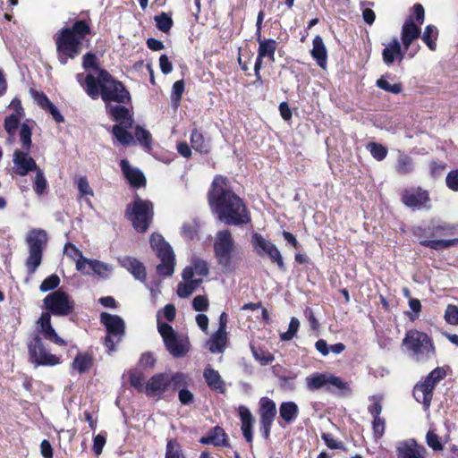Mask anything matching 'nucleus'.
I'll list each match as a JSON object with an SVG mask.
<instances>
[{
	"instance_id": "nucleus-1",
	"label": "nucleus",
	"mask_w": 458,
	"mask_h": 458,
	"mask_svg": "<svg viewBox=\"0 0 458 458\" xmlns=\"http://www.w3.org/2000/svg\"><path fill=\"white\" fill-rule=\"evenodd\" d=\"M208 202L213 215L225 225L243 226L251 222L245 201L232 190L228 178L224 175L214 177Z\"/></svg>"
},
{
	"instance_id": "nucleus-2",
	"label": "nucleus",
	"mask_w": 458,
	"mask_h": 458,
	"mask_svg": "<svg viewBox=\"0 0 458 458\" xmlns=\"http://www.w3.org/2000/svg\"><path fill=\"white\" fill-rule=\"evenodd\" d=\"M44 339L58 346H66L63 339L54 328L48 313H41L36 321V330L30 335L27 341L29 361L34 367H55L62 363V357L51 353L44 343Z\"/></svg>"
},
{
	"instance_id": "nucleus-3",
	"label": "nucleus",
	"mask_w": 458,
	"mask_h": 458,
	"mask_svg": "<svg viewBox=\"0 0 458 458\" xmlns=\"http://www.w3.org/2000/svg\"><path fill=\"white\" fill-rule=\"evenodd\" d=\"M93 35L91 20H75L71 26L61 28L54 35L57 60L66 65L69 60L77 58L82 51L84 43L89 42Z\"/></svg>"
},
{
	"instance_id": "nucleus-4",
	"label": "nucleus",
	"mask_w": 458,
	"mask_h": 458,
	"mask_svg": "<svg viewBox=\"0 0 458 458\" xmlns=\"http://www.w3.org/2000/svg\"><path fill=\"white\" fill-rule=\"evenodd\" d=\"M86 94L91 99H97L99 95L105 103L115 102L128 105L131 103V97L125 85L114 78L107 70H100L99 77L91 73L87 74Z\"/></svg>"
},
{
	"instance_id": "nucleus-5",
	"label": "nucleus",
	"mask_w": 458,
	"mask_h": 458,
	"mask_svg": "<svg viewBox=\"0 0 458 458\" xmlns=\"http://www.w3.org/2000/svg\"><path fill=\"white\" fill-rule=\"evenodd\" d=\"M457 230V225L446 222L431 220L426 225L414 226L412 234L420 239V244L434 250L448 249L458 244V238L433 239L435 237L452 235Z\"/></svg>"
},
{
	"instance_id": "nucleus-6",
	"label": "nucleus",
	"mask_w": 458,
	"mask_h": 458,
	"mask_svg": "<svg viewBox=\"0 0 458 458\" xmlns=\"http://www.w3.org/2000/svg\"><path fill=\"white\" fill-rule=\"evenodd\" d=\"M305 383L309 391L325 388L326 392L336 397H346L352 393L349 382L328 372H314L305 378Z\"/></svg>"
},
{
	"instance_id": "nucleus-7",
	"label": "nucleus",
	"mask_w": 458,
	"mask_h": 458,
	"mask_svg": "<svg viewBox=\"0 0 458 458\" xmlns=\"http://www.w3.org/2000/svg\"><path fill=\"white\" fill-rule=\"evenodd\" d=\"M123 105H106V113L116 123L112 127L113 137L118 143L127 147L134 143V137L129 131L132 128L134 119L130 110Z\"/></svg>"
},
{
	"instance_id": "nucleus-8",
	"label": "nucleus",
	"mask_w": 458,
	"mask_h": 458,
	"mask_svg": "<svg viewBox=\"0 0 458 458\" xmlns=\"http://www.w3.org/2000/svg\"><path fill=\"white\" fill-rule=\"evenodd\" d=\"M154 204L149 199H143L138 194L132 202L127 205L124 216L129 220L133 229L140 233H146L154 220Z\"/></svg>"
},
{
	"instance_id": "nucleus-9",
	"label": "nucleus",
	"mask_w": 458,
	"mask_h": 458,
	"mask_svg": "<svg viewBox=\"0 0 458 458\" xmlns=\"http://www.w3.org/2000/svg\"><path fill=\"white\" fill-rule=\"evenodd\" d=\"M19 134L22 149H15L13 152V171L17 175L25 176L30 172H35L39 167L36 161L29 155V151L32 146V132L30 125L23 123Z\"/></svg>"
},
{
	"instance_id": "nucleus-10",
	"label": "nucleus",
	"mask_w": 458,
	"mask_h": 458,
	"mask_svg": "<svg viewBox=\"0 0 458 458\" xmlns=\"http://www.w3.org/2000/svg\"><path fill=\"white\" fill-rule=\"evenodd\" d=\"M188 386V376L183 372L157 373L145 385V394L149 396L161 397L166 391L175 392L181 386Z\"/></svg>"
},
{
	"instance_id": "nucleus-11",
	"label": "nucleus",
	"mask_w": 458,
	"mask_h": 458,
	"mask_svg": "<svg viewBox=\"0 0 458 458\" xmlns=\"http://www.w3.org/2000/svg\"><path fill=\"white\" fill-rule=\"evenodd\" d=\"M48 242V235L44 229H30L25 237L29 255L25 266L29 275H33L42 263L44 250Z\"/></svg>"
},
{
	"instance_id": "nucleus-12",
	"label": "nucleus",
	"mask_w": 458,
	"mask_h": 458,
	"mask_svg": "<svg viewBox=\"0 0 458 458\" xmlns=\"http://www.w3.org/2000/svg\"><path fill=\"white\" fill-rule=\"evenodd\" d=\"M446 370L443 367H437L428 373L423 380L419 381L412 390L414 399L422 404L423 410L428 411L437 385L446 377Z\"/></svg>"
},
{
	"instance_id": "nucleus-13",
	"label": "nucleus",
	"mask_w": 458,
	"mask_h": 458,
	"mask_svg": "<svg viewBox=\"0 0 458 458\" xmlns=\"http://www.w3.org/2000/svg\"><path fill=\"white\" fill-rule=\"evenodd\" d=\"M149 243L161 260V263L157 266V273L161 276H171L175 266V255L172 247L161 234L156 233L151 234Z\"/></svg>"
},
{
	"instance_id": "nucleus-14",
	"label": "nucleus",
	"mask_w": 458,
	"mask_h": 458,
	"mask_svg": "<svg viewBox=\"0 0 458 458\" xmlns=\"http://www.w3.org/2000/svg\"><path fill=\"white\" fill-rule=\"evenodd\" d=\"M42 313H48L49 317H66L74 312L75 301L64 291L58 289L48 293L43 299Z\"/></svg>"
},
{
	"instance_id": "nucleus-15",
	"label": "nucleus",
	"mask_w": 458,
	"mask_h": 458,
	"mask_svg": "<svg viewBox=\"0 0 458 458\" xmlns=\"http://www.w3.org/2000/svg\"><path fill=\"white\" fill-rule=\"evenodd\" d=\"M234 240L229 229L218 231L214 241V254L224 271L232 270Z\"/></svg>"
},
{
	"instance_id": "nucleus-16",
	"label": "nucleus",
	"mask_w": 458,
	"mask_h": 458,
	"mask_svg": "<svg viewBox=\"0 0 458 458\" xmlns=\"http://www.w3.org/2000/svg\"><path fill=\"white\" fill-rule=\"evenodd\" d=\"M157 330L163 338L165 349L174 358L184 357L190 351L188 340L180 337L172 326L165 322L157 323Z\"/></svg>"
},
{
	"instance_id": "nucleus-17",
	"label": "nucleus",
	"mask_w": 458,
	"mask_h": 458,
	"mask_svg": "<svg viewBox=\"0 0 458 458\" xmlns=\"http://www.w3.org/2000/svg\"><path fill=\"white\" fill-rule=\"evenodd\" d=\"M250 243L253 250L259 257L266 255L270 259L271 263L276 265L279 271L285 272L287 270L281 251L272 242L264 238L262 234L254 233L251 235Z\"/></svg>"
},
{
	"instance_id": "nucleus-18",
	"label": "nucleus",
	"mask_w": 458,
	"mask_h": 458,
	"mask_svg": "<svg viewBox=\"0 0 458 458\" xmlns=\"http://www.w3.org/2000/svg\"><path fill=\"white\" fill-rule=\"evenodd\" d=\"M259 430L264 440L270 439L271 429L276 416V404L269 397L264 396L259 402Z\"/></svg>"
},
{
	"instance_id": "nucleus-19",
	"label": "nucleus",
	"mask_w": 458,
	"mask_h": 458,
	"mask_svg": "<svg viewBox=\"0 0 458 458\" xmlns=\"http://www.w3.org/2000/svg\"><path fill=\"white\" fill-rule=\"evenodd\" d=\"M100 322L105 326L107 335L105 337L104 344L109 351L115 350V342L114 337L117 336L118 341L125 333V324L123 319L118 315H113L107 312L100 314Z\"/></svg>"
},
{
	"instance_id": "nucleus-20",
	"label": "nucleus",
	"mask_w": 458,
	"mask_h": 458,
	"mask_svg": "<svg viewBox=\"0 0 458 458\" xmlns=\"http://www.w3.org/2000/svg\"><path fill=\"white\" fill-rule=\"evenodd\" d=\"M401 201L413 210L431 208L429 192L420 186L404 189L401 193Z\"/></svg>"
},
{
	"instance_id": "nucleus-21",
	"label": "nucleus",
	"mask_w": 458,
	"mask_h": 458,
	"mask_svg": "<svg viewBox=\"0 0 458 458\" xmlns=\"http://www.w3.org/2000/svg\"><path fill=\"white\" fill-rule=\"evenodd\" d=\"M403 345L413 353L418 359L425 351L428 352L429 348L433 349L431 339L426 333L418 330H409L406 332L403 339Z\"/></svg>"
},
{
	"instance_id": "nucleus-22",
	"label": "nucleus",
	"mask_w": 458,
	"mask_h": 458,
	"mask_svg": "<svg viewBox=\"0 0 458 458\" xmlns=\"http://www.w3.org/2000/svg\"><path fill=\"white\" fill-rule=\"evenodd\" d=\"M257 41L259 43L258 55L255 62L258 66L257 68H259L260 64H263L264 58H267L268 61L274 63L276 60L275 54L278 46L276 40L273 38H262L261 34H259Z\"/></svg>"
},
{
	"instance_id": "nucleus-23",
	"label": "nucleus",
	"mask_w": 458,
	"mask_h": 458,
	"mask_svg": "<svg viewBox=\"0 0 458 458\" xmlns=\"http://www.w3.org/2000/svg\"><path fill=\"white\" fill-rule=\"evenodd\" d=\"M398 458H426L427 449L413 438L404 441L397 447Z\"/></svg>"
},
{
	"instance_id": "nucleus-24",
	"label": "nucleus",
	"mask_w": 458,
	"mask_h": 458,
	"mask_svg": "<svg viewBox=\"0 0 458 458\" xmlns=\"http://www.w3.org/2000/svg\"><path fill=\"white\" fill-rule=\"evenodd\" d=\"M238 415L241 420V430L245 441L251 445L253 442V427L255 419L250 412V409L244 405H240L238 408Z\"/></svg>"
},
{
	"instance_id": "nucleus-25",
	"label": "nucleus",
	"mask_w": 458,
	"mask_h": 458,
	"mask_svg": "<svg viewBox=\"0 0 458 458\" xmlns=\"http://www.w3.org/2000/svg\"><path fill=\"white\" fill-rule=\"evenodd\" d=\"M421 33L420 27L415 24L413 16H409L403 27L401 32V39L405 50H408L413 40L420 38Z\"/></svg>"
},
{
	"instance_id": "nucleus-26",
	"label": "nucleus",
	"mask_w": 458,
	"mask_h": 458,
	"mask_svg": "<svg viewBox=\"0 0 458 458\" xmlns=\"http://www.w3.org/2000/svg\"><path fill=\"white\" fill-rule=\"evenodd\" d=\"M202 445H213L215 446L229 447L228 435L220 426L210 428L208 434L199 439Z\"/></svg>"
},
{
	"instance_id": "nucleus-27",
	"label": "nucleus",
	"mask_w": 458,
	"mask_h": 458,
	"mask_svg": "<svg viewBox=\"0 0 458 458\" xmlns=\"http://www.w3.org/2000/svg\"><path fill=\"white\" fill-rule=\"evenodd\" d=\"M121 170L129 183L133 188H140L146 185V178L143 173L131 166L127 159H122L120 162Z\"/></svg>"
},
{
	"instance_id": "nucleus-28",
	"label": "nucleus",
	"mask_w": 458,
	"mask_h": 458,
	"mask_svg": "<svg viewBox=\"0 0 458 458\" xmlns=\"http://www.w3.org/2000/svg\"><path fill=\"white\" fill-rule=\"evenodd\" d=\"M203 377L208 386L219 394L226 391L225 383L217 370L208 366L204 369Z\"/></svg>"
},
{
	"instance_id": "nucleus-29",
	"label": "nucleus",
	"mask_w": 458,
	"mask_h": 458,
	"mask_svg": "<svg viewBox=\"0 0 458 458\" xmlns=\"http://www.w3.org/2000/svg\"><path fill=\"white\" fill-rule=\"evenodd\" d=\"M313 47L310 51L312 58L321 69H326L327 65V50L321 36L317 35L312 41Z\"/></svg>"
},
{
	"instance_id": "nucleus-30",
	"label": "nucleus",
	"mask_w": 458,
	"mask_h": 458,
	"mask_svg": "<svg viewBox=\"0 0 458 458\" xmlns=\"http://www.w3.org/2000/svg\"><path fill=\"white\" fill-rule=\"evenodd\" d=\"M382 58L386 64L390 65L395 60L402 61L404 58V53L402 50L400 42L396 38L383 49Z\"/></svg>"
},
{
	"instance_id": "nucleus-31",
	"label": "nucleus",
	"mask_w": 458,
	"mask_h": 458,
	"mask_svg": "<svg viewBox=\"0 0 458 458\" xmlns=\"http://www.w3.org/2000/svg\"><path fill=\"white\" fill-rule=\"evenodd\" d=\"M94 365V357L92 353L78 352L72 362V369L79 374L88 373Z\"/></svg>"
},
{
	"instance_id": "nucleus-32",
	"label": "nucleus",
	"mask_w": 458,
	"mask_h": 458,
	"mask_svg": "<svg viewBox=\"0 0 458 458\" xmlns=\"http://www.w3.org/2000/svg\"><path fill=\"white\" fill-rule=\"evenodd\" d=\"M122 266L125 267L136 279L144 282L147 279L145 266L137 259L125 257L122 261Z\"/></svg>"
},
{
	"instance_id": "nucleus-33",
	"label": "nucleus",
	"mask_w": 458,
	"mask_h": 458,
	"mask_svg": "<svg viewBox=\"0 0 458 458\" xmlns=\"http://www.w3.org/2000/svg\"><path fill=\"white\" fill-rule=\"evenodd\" d=\"M190 141L192 148L202 155H207L211 150L210 139H206L198 129L191 131Z\"/></svg>"
},
{
	"instance_id": "nucleus-34",
	"label": "nucleus",
	"mask_w": 458,
	"mask_h": 458,
	"mask_svg": "<svg viewBox=\"0 0 458 458\" xmlns=\"http://www.w3.org/2000/svg\"><path fill=\"white\" fill-rule=\"evenodd\" d=\"M299 406L293 401L283 402L279 406V416L284 424H292L299 416Z\"/></svg>"
},
{
	"instance_id": "nucleus-35",
	"label": "nucleus",
	"mask_w": 458,
	"mask_h": 458,
	"mask_svg": "<svg viewBox=\"0 0 458 458\" xmlns=\"http://www.w3.org/2000/svg\"><path fill=\"white\" fill-rule=\"evenodd\" d=\"M227 343V333L217 329L208 341L207 345L210 352H222L225 349Z\"/></svg>"
},
{
	"instance_id": "nucleus-36",
	"label": "nucleus",
	"mask_w": 458,
	"mask_h": 458,
	"mask_svg": "<svg viewBox=\"0 0 458 458\" xmlns=\"http://www.w3.org/2000/svg\"><path fill=\"white\" fill-rule=\"evenodd\" d=\"M395 171L400 175H406L414 171V162L411 157L401 153L396 160Z\"/></svg>"
},
{
	"instance_id": "nucleus-37",
	"label": "nucleus",
	"mask_w": 458,
	"mask_h": 458,
	"mask_svg": "<svg viewBox=\"0 0 458 458\" xmlns=\"http://www.w3.org/2000/svg\"><path fill=\"white\" fill-rule=\"evenodd\" d=\"M134 137L136 140L147 150H150L152 148V135L148 130L144 129L140 125H136L134 128Z\"/></svg>"
},
{
	"instance_id": "nucleus-38",
	"label": "nucleus",
	"mask_w": 458,
	"mask_h": 458,
	"mask_svg": "<svg viewBox=\"0 0 458 458\" xmlns=\"http://www.w3.org/2000/svg\"><path fill=\"white\" fill-rule=\"evenodd\" d=\"M201 278H196L191 282L179 283L177 285V295L180 298L189 297L201 284Z\"/></svg>"
},
{
	"instance_id": "nucleus-39",
	"label": "nucleus",
	"mask_w": 458,
	"mask_h": 458,
	"mask_svg": "<svg viewBox=\"0 0 458 458\" xmlns=\"http://www.w3.org/2000/svg\"><path fill=\"white\" fill-rule=\"evenodd\" d=\"M437 36L438 30L434 25L429 24L426 26L421 38L431 51L437 49L436 40L437 39Z\"/></svg>"
},
{
	"instance_id": "nucleus-40",
	"label": "nucleus",
	"mask_w": 458,
	"mask_h": 458,
	"mask_svg": "<svg viewBox=\"0 0 458 458\" xmlns=\"http://www.w3.org/2000/svg\"><path fill=\"white\" fill-rule=\"evenodd\" d=\"M165 458H185L182 445L176 439L167 440Z\"/></svg>"
},
{
	"instance_id": "nucleus-41",
	"label": "nucleus",
	"mask_w": 458,
	"mask_h": 458,
	"mask_svg": "<svg viewBox=\"0 0 458 458\" xmlns=\"http://www.w3.org/2000/svg\"><path fill=\"white\" fill-rule=\"evenodd\" d=\"M154 20L156 21V27L164 33H169L174 25L173 19L166 13H161L156 15Z\"/></svg>"
},
{
	"instance_id": "nucleus-42",
	"label": "nucleus",
	"mask_w": 458,
	"mask_h": 458,
	"mask_svg": "<svg viewBox=\"0 0 458 458\" xmlns=\"http://www.w3.org/2000/svg\"><path fill=\"white\" fill-rule=\"evenodd\" d=\"M82 66L85 70H94L98 73L97 77H99L100 70H105L104 68L99 67L97 55L93 52H87L82 56Z\"/></svg>"
},
{
	"instance_id": "nucleus-43",
	"label": "nucleus",
	"mask_w": 458,
	"mask_h": 458,
	"mask_svg": "<svg viewBox=\"0 0 458 458\" xmlns=\"http://www.w3.org/2000/svg\"><path fill=\"white\" fill-rule=\"evenodd\" d=\"M22 115L12 114L5 117L4 127L10 137H13L20 124V119Z\"/></svg>"
},
{
	"instance_id": "nucleus-44",
	"label": "nucleus",
	"mask_w": 458,
	"mask_h": 458,
	"mask_svg": "<svg viewBox=\"0 0 458 458\" xmlns=\"http://www.w3.org/2000/svg\"><path fill=\"white\" fill-rule=\"evenodd\" d=\"M35 172H36V176L34 179L33 189H34V191L36 192V194L40 196L46 191V190L48 186V183L44 175L43 171L40 168H38V170H36Z\"/></svg>"
},
{
	"instance_id": "nucleus-45",
	"label": "nucleus",
	"mask_w": 458,
	"mask_h": 458,
	"mask_svg": "<svg viewBox=\"0 0 458 458\" xmlns=\"http://www.w3.org/2000/svg\"><path fill=\"white\" fill-rule=\"evenodd\" d=\"M376 85L386 92H390L393 94H400L403 90L402 83L390 84L384 76H381L379 79H377Z\"/></svg>"
},
{
	"instance_id": "nucleus-46",
	"label": "nucleus",
	"mask_w": 458,
	"mask_h": 458,
	"mask_svg": "<svg viewBox=\"0 0 458 458\" xmlns=\"http://www.w3.org/2000/svg\"><path fill=\"white\" fill-rule=\"evenodd\" d=\"M60 284V278L56 274H52L46 277L39 285V290L43 293L55 291Z\"/></svg>"
},
{
	"instance_id": "nucleus-47",
	"label": "nucleus",
	"mask_w": 458,
	"mask_h": 458,
	"mask_svg": "<svg viewBox=\"0 0 458 458\" xmlns=\"http://www.w3.org/2000/svg\"><path fill=\"white\" fill-rule=\"evenodd\" d=\"M144 375L142 372L132 370L129 373V382L138 392H145V386L143 385Z\"/></svg>"
},
{
	"instance_id": "nucleus-48",
	"label": "nucleus",
	"mask_w": 458,
	"mask_h": 458,
	"mask_svg": "<svg viewBox=\"0 0 458 458\" xmlns=\"http://www.w3.org/2000/svg\"><path fill=\"white\" fill-rule=\"evenodd\" d=\"M371 156L377 161H382L387 155V148L380 143L370 142L368 145Z\"/></svg>"
},
{
	"instance_id": "nucleus-49",
	"label": "nucleus",
	"mask_w": 458,
	"mask_h": 458,
	"mask_svg": "<svg viewBox=\"0 0 458 458\" xmlns=\"http://www.w3.org/2000/svg\"><path fill=\"white\" fill-rule=\"evenodd\" d=\"M300 327V321L297 318L293 317L289 323L288 330L280 334L281 341L286 342L292 340L297 334Z\"/></svg>"
},
{
	"instance_id": "nucleus-50",
	"label": "nucleus",
	"mask_w": 458,
	"mask_h": 458,
	"mask_svg": "<svg viewBox=\"0 0 458 458\" xmlns=\"http://www.w3.org/2000/svg\"><path fill=\"white\" fill-rule=\"evenodd\" d=\"M199 226L195 221L184 223L182 226V235L186 240H193L198 235Z\"/></svg>"
},
{
	"instance_id": "nucleus-51",
	"label": "nucleus",
	"mask_w": 458,
	"mask_h": 458,
	"mask_svg": "<svg viewBox=\"0 0 458 458\" xmlns=\"http://www.w3.org/2000/svg\"><path fill=\"white\" fill-rule=\"evenodd\" d=\"M252 353L255 359L260 361L261 364L263 365L271 363L275 360V356L273 353L261 348L256 349L252 347Z\"/></svg>"
},
{
	"instance_id": "nucleus-52",
	"label": "nucleus",
	"mask_w": 458,
	"mask_h": 458,
	"mask_svg": "<svg viewBox=\"0 0 458 458\" xmlns=\"http://www.w3.org/2000/svg\"><path fill=\"white\" fill-rule=\"evenodd\" d=\"M321 439L325 442V445L329 449H339L344 451L345 450L344 443L340 440L335 439L331 433H321Z\"/></svg>"
},
{
	"instance_id": "nucleus-53",
	"label": "nucleus",
	"mask_w": 458,
	"mask_h": 458,
	"mask_svg": "<svg viewBox=\"0 0 458 458\" xmlns=\"http://www.w3.org/2000/svg\"><path fill=\"white\" fill-rule=\"evenodd\" d=\"M445 320L447 324L457 326L458 325V307L454 304L447 305L445 311Z\"/></svg>"
},
{
	"instance_id": "nucleus-54",
	"label": "nucleus",
	"mask_w": 458,
	"mask_h": 458,
	"mask_svg": "<svg viewBox=\"0 0 458 458\" xmlns=\"http://www.w3.org/2000/svg\"><path fill=\"white\" fill-rule=\"evenodd\" d=\"M427 445L434 451H442L443 445L440 442L439 437L432 430H428L426 435Z\"/></svg>"
},
{
	"instance_id": "nucleus-55",
	"label": "nucleus",
	"mask_w": 458,
	"mask_h": 458,
	"mask_svg": "<svg viewBox=\"0 0 458 458\" xmlns=\"http://www.w3.org/2000/svg\"><path fill=\"white\" fill-rule=\"evenodd\" d=\"M386 420L382 417H374L372 421V429L374 437L381 438L385 433Z\"/></svg>"
},
{
	"instance_id": "nucleus-56",
	"label": "nucleus",
	"mask_w": 458,
	"mask_h": 458,
	"mask_svg": "<svg viewBox=\"0 0 458 458\" xmlns=\"http://www.w3.org/2000/svg\"><path fill=\"white\" fill-rule=\"evenodd\" d=\"M192 267L195 271V274L200 276H207L209 274V267L207 261L201 259H196L193 260Z\"/></svg>"
},
{
	"instance_id": "nucleus-57",
	"label": "nucleus",
	"mask_w": 458,
	"mask_h": 458,
	"mask_svg": "<svg viewBox=\"0 0 458 458\" xmlns=\"http://www.w3.org/2000/svg\"><path fill=\"white\" fill-rule=\"evenodd\" d=\"M208 306V299L206 295H197L192 300V308L196 311H206Z\"/></svg>"
},
{
	"instance_id": "nucleus-58",
	"label": "nucleus",
	"mask_w": 458,
	"mask_h": 458,
	"mask_svg": "<svg viewBox=\"0 0 458 458\" xmlns=\"http://www.w3.org/2000/svg\"><path fill=\"white\" fill-rule=\"evenodd\" d=\"M30 94L38 106L42 109H45L46 106L51 103L47 96L43 91H38L34 89H30Z\"/></svg>"
},
{
	"instance_id": "nucleus-59",
	"label": "nucleus",
	"mask_w": 458,
	"mask_h": 458,
	"mask_svg": "<svg viewBox=\"0 0 458 458\" xmlns=\"http://www.w3.org/2000/svg\"><path fill=\"white\" fill-rule=\"evenodd\" d=\"M78 190L80 192V195L81 197L83 196H93L94 192L91 187L89 186V183L88 182V179L86 176L80 177L78 180Z\"/></svg>"
},
{
	"instance_id": "nucleus-60",
	"label": "nucleus",
	"mask_w": 458,
	"mask_h": 458,
	"mask_svg": "<svg viewBox=\"0 0 458 458\" xmlns=\"http://www.w3.org/2000/svg\"><path fill=\"white\" fill-rule=\"evenodd\" d=\"M185 387L186 386L180 387L178 398L182 405H189L194 403V394Z\"/></svg>"
},
{
	"instance_id": "nucleus-61",
	"label": "nucleus",
	"mask_w": 458,
	"mask_h": 458,
	"mask_svg": "<svg viewBox=\"0 0 458 458\" xmlns=\"http://www.w3.org/2000/svg\"><path fill=\"white\" fill-rule=\"evenodd\" d=\"M446 164L443 161H431L429 163V173L432 177L440 176L445 170Z\"/></svg>"
},
{
	"instance_id": "nucleus-62",
	"label": "nucleus",
	"mask_w": 458,
	"mask_h": 458,
	"mask_svg": "<svg viewBox=\"0 0 458 458\" xmlns=\"http://www.w3.org/2000/svg\"><path fill=\"white\" fill-rule=\"evenodd\" d=\"M410 16H413L414 22L417 21V25H421L424 22L425 19V10L421 4H415L412 7V14Z\"/></svg>"
},
{
	"instance_id": "nucleus-63",
	"label": "nucleus",
	"mask_w": 458,
	"mask_h": 458,
	"mask_svg": "<svg viewBox=\"0 0 458 458\" xmlns=\"http://www.w3.org/2000/svg\"><path fill=\"white\" fill-rule=\"evenodd\" d=\"M185 83L183 80L176 81L173 85L172 98L176 102H180L184 91Z\"/></svg>"
},
{
	"instance_id": "nucleus-64",
	"label": "nucleus",
	"mask_w": 458,
	"mask_h": 458,
	"mask_svg": "<svg viewBox=\"0 0 458 458\" xmlns=\"http://www.w3.org/2000/svg\"><path fill=\"white\" fill-rule=\"evenodd\" d=\"M445 183L450 190L458 191V169L452 170L447 174Z\"/></svg>"
}]
</instances>
